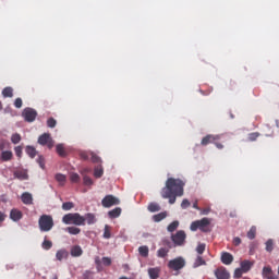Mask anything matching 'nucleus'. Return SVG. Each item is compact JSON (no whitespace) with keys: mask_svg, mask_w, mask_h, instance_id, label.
<instances>
[{"mask_svg":"<svg viewBox=\"0 0 279 279\" xmlns=\"http://www.w3.org/2000/svg\"><path fill=\"white\" fill-rule=\"evenodd\" d=\"M185 182L181 179L168 178L166 186L161 190V197L169 199V204H175L177 197L184 195Z\"/></svg>","mask_w":279,"mask_h":279,"instance_id":"nucleus-1","label":"nucleus"},{"mask_svg":"<svg viewBox=\"0 0 279 279\" xmlns=\"http://www.w3.org/2000/svg\"><path fill=\"white\" fill-rule=\"evenodd\" d=\"M62 222L65 223V226H86V218L81 216L80 213H70L62 217Z\"/></svg>","mask_w":279,"mask_h":279,"instance_id":"nucleus-2","label":"nucleus"},{"mask_svg":"<svg viewBox=\"0 0 279 279\" xmlns=\"http://www.w3.org/2000/svg\"><path fill=\"white\" fill-rule=\"evenodd\" d=\"M40 232H51L53 230V217L51 215H41L38 220Z\"/></svg>","mask_w":279,"mask_h":279,"instance_id":"nucleus-3","label":"nucleus"},{"mask_svg":"<svg viewBox=\"0 0 279 279\" xmlns=\"http://www.w3.org/2000/svg\"><path fill=\"white\" fill-rule=\"evenodd\" d=\"M210 218H203L201 220H195L191 223L190 230L192 232H197V230H201V232H210Z\"/></svg>","mask_w":279,"mask_h":279,"instance_id":"nucleus-4","label":"nucleus"},{"mask_svg":"<svg viewBox=\"0 0 279 279\" xmlns=\"http://www.w3.org/2000/svg\"><path fill=\"white\" fill-rule=\"evenodd\" d=\"M81 160H92L94 165H101V157L97 156L94 151L83 150L80 153Z\"/></svg>","mask_w":279,"mask_h":279,"instance_id":"nucleus-5","label":"nucleus"},{"mask_svg":"<svg viewBox=\"0 0 279 279\" xmlns=\"http://www.w3.org/2000/svg\"><path fill=\"white\" fill-rule=\"evenodd\" d=\"M168 267L172 271H180V269H184V267H186V259H184V257H177L171 259L168 263Z\"/></svg>","mask_w":279,"mask_h":279,"instance_id":"nucleus-6","label":"nucleus"},{"mask_svg":"<svg viewBox=\"0 0 279 279\" xmlns=\"http://www.w3.org/2000/svg\"><path fill=\"white\" fill-rule=\"evenodd\" d=\"M22 116L24 117V120L27 121V123H34L38 117V112L36 109L27 107L23 110Z\"/></svg>","mask_w":279,"mask_h":279,"instance_id":"nucleus-7","label":"nucleus"},{"mask_svg":"<svg viewBox=\"0 0 279 279\" xmlns=\"http://www.w3.org/2000/svg\"><path fill=\"white\" fill-rule=\"evenodd\" d=\"M101 204L104 208H112V206H119L121 201H119V198L114 197L113 195H107L102 198Z\"/></svg>","mask_w":279,"mask_h":279,"instance_id":"nucleus-8","label":"nucleus"},{"mask_svg":"<svg viewBox=\"0 0 279 279\" xmlns=\"http://www.w3.org/2000/svg\"><path fill=\"white\" fill-rule=\"evenodd\" d=\"M38 144L43 146L47 145L48 149H52L53 140L51 138V135L49 133H44L38 137Z\"/></svg>","mask_w":279,"mask_h":279,"instance_id":"nucleus-9","label":"nucleus"},{"mask_svg":"<svg viewBox=\"0 0 279 279\" xmlns=\"http://www.w3.org/2000/svg\"><path fill=\"white\" fill-rule=\"evenodd\" d=\"M174 245L182 246L186 241V233L184 231H178L175 234L171 236Z\"/></svg>","mask_w":279,"mask_h":279,"instance_id":"nucleus-10","label":"nucleus"},{"mask_svg":"<svg viewBox=\"0 0 279 279\" xmlns=\"http://www.w3.org/2000/svg\"><path fill=\"white\" fill-rule=\"evenodd\" d=\"M221 138H223V135H206L203 137L201 145H210V143H215V141H221Z\"/></svg>","mask_w":279,"mask_h":279,"instance_id":"nucleus-11","label":"nucleus"},{"mask_svg":"<svg viewBox=\"0 0 279 279\" xmlns=\"http://www.w3.org/2000/svg\"><path fill=\"white\" fill-rule=\"evenodd\" d=\"M214 274L217 279H230V272L223 267L217 268Z\"/></svg>","mask_w":279,"mask_h":279,"instance_id":"nucleus-12","label":"nucleus"},{"mask_svg":"<svg viewBox=\"0 0 279 279\" xmlns=\"http://www.w3.org/2000/svg\"><path fill=\"white\" fill-rule=\"evenodd\" d=\"M21 199L26 206H31V204H34V197L28 192H24L21 196Z\"/></svg>","mask_w":279,"mask_h":279,"instance_id":"nucleus-13","label":"nucleus"},{"mask_svg":"<svg viewBox=\"0 0 279 279\" xmlns=\"http://www.w3.org/2000/svg\"><path fill=\"white\" fill-rule=\"evenodd\" d=\"M234 260V256H232V254L225 252L221 255V263H223V265H232V262Z\"/></svg>","mask_w":279,"mask_h":279,"instance_id":"nucleus-14","label":"nucleus"},{"mask_svg":"<svg viewBox=\"0 0 279 279\" xmlns=\"http://www.w3.org/2000/svg\"><path fill=\"white\" fill-rule=\"evenodd\" d=\"M10 219H12V221H21V219H23V213L19 209H12L10 213Z\"/></svg>","mask_w":279,"mask_h":279,"instance_id":"nucleus-15","label":"nucleus"},{"mask_svg":"<svg viewBox=\"0 0 279 279\" xmlns=\"http://www.w3.org/2000/svg\"><path fill=\"white\" fill-rule=\"evenodd\" d=\"M252 267H254V262H250L247 259L242 260L240 264V268L244 271V274H247Z\"/></svg>","mask_w":279,"mask_h":279,"instance_id":"nucleus-16","label":"nucleus"},{"mask_svg":"<svg viewBox=\"0 0 279 279\" xmlns=\"http://www.w3.org/2000/svg\"><path fill=\"white\" fill-rule=\"evenodd\" d=\"M83 217H84L85 221L87 222V226H93V225L97 223V217L95 216V214L88 213Z\"/></svg>","mask_w":279,"mask_h":279,"instance_id":"nucleus-17","label":"nucleus"},{"mask_svg":"<svg viewBox=\"0 0 279 279\" xmlns=\"http://www.w3.org/2000/svg\"><path fill=\"white\" fill-rule=\"evenodd\" d=\"M82 254H84L82 246H80V245L72 246L71 256H73L74 258H77V257L82 256Z\"/></svg>","mask_w":279,"mask_h":279,"instance_id":"nucleus-18","label":"nucleus"},{"mask_svg":"<svg viewBox=\"0 0 279 279\" xmlns=\"http://www.w3.org/2000/svg\"><path fill=\"white\" fill-rule=\"evenodd\" d=\"M56 258H57V260L62 262V260H64V258H69V252L64 248H61V250L57 251Z\"/></svg>","mask_w":279,"mask_h":279,"instance_id":"nucleus-19","label":"nucleus"},{"mask_svg":"<svg viewBox=\"0 0 279 279\" xmlns=\"http://www.w3.org/2000/svg\"><path fill=\"white\" fill-rule=\"evenodd\" d=\"M14 178H16L17 180H28L29 175L27 174V172L25 170H16L13 173Z\"/></svg>","mask_w":279,"mask_h":279,"instance_id":"nucleus-20","label":"nucleus"},{"mask_svg":"<svg viewBox=\"0 0 279 279\" xmlns=\"http://www.w3.org/2000/svg\"><path fill=\"white\" fill-rule=\"evenodd\" d=\"M148 276H149L150 279L160 278V268H158V267L149 268L148 269Z\"/></svg>","mask_w":279,"mask_h":279,"instance_id":"nucleus-21","label":"nucleus"},{"mask_svg":"<svg viewBox=\"0 0 279 279\" xmlns=\"http://www.w3.org/2000/svg\"><path fill=\"white\" fill-rule=\"evenodd\" d=\"M110 219H117V217H121V207H116L114 209L108 213Z\"/></svg>","mask_w":279,"mask_h":279,"instance_id":"nucleus-22","label":"nucleus"},{"mask_svg":"<svg viewBox=\"0 0 279 279\" xmlns=\"http://www.w3.org/2000/svg\"><path fill=\"white\" fill-rule=\"evenodd\" d=\"M160 205L158 203H149L147 206V210L149 213H159L160 210Z\"/></svg>","mask_w":279,"mask_h":279,"instance_id":"nucleus-23","label":"nucleus"},{"mask_svg":"<svg viewBox=\"0 0 279 279\" xmlns=\"http://www.w3.org/2000/svg\"><path fill=\"white\" fill-rule=\"evenodd\" d=\"M12 151H10V150H4V151H2L1 153V156H0V158H1V160H2V162H8V161H10V159L12 158Z\"/></svg>","mask_w":279,"mask_h":279,"instance_id":"nucleus-24","label":"nucleus"},{"mask_svg":"<svg viewBox=\"0 0 279 279\" xmlns=\"http://www.w3.org/2000/svg\"><path fill=\"white\" fill-rule=\"evenodd\" d=\"M162 219H167V211H162L153 216V220L156 223H159V221H162Z\"/></svg>","mask_w":279,"mask_h":279,"instance_id":"nucleus-25","label":"nucleus"},{"mask_svg":"<svg viewBox=\"0 0 279 279\" xmlns=\"http://www.w3.org/2000/svg\"><path fill=\"white\" fill-rule=\"evenodd\" d=\"M157 256H158V258H167V256H169V248L160 247L157 251Z\"/></svg>","mask_w":279,"mask_h":279,"instance_id":"nucleus-26","label":"nucleus"},{"mask_svg":"<svg viewBox=\"0 0 279 279\" xmlns=\"http://www.w3.org/2000/svg\"><path fill=\"white\" fill-rule=\"evenodd\" d=\"M56 149H57V154H58L59 156H61V158H65V156H66V149L64 148V145L58 144L57 147H56Z\"/></svg>","mask_w":279,"mask_h":279,"instance_id":"nucleus-27","label":"nucleus"},{"mask_svg":"<svg viewBox=\"0 0 279 279\" xmlns=\"http://www.w3.org/2000/svg\"><path fill=\"white\" fill-rule=\"evenodd\" d=\"M2 97H14V89L12 87H5L3 90H2Z\"/></svg>","mask_w":279,"mask_h":279,"instance_id":"nucleus-28","label":"nucleus"},{"mask_svg":"<svg viewBox=\"0 0 279 279\" xmlns=\"http://www.w3.org/2000/svg\"><path fill=\"white\" fill-rule=\"evenodd\" d=\"M26 154L27 156H29V158H36V155L38 154V151H36V148L34 146H27Z\"/></svg>","mask_w":279,"mask_h":279,"instance_id":"nucleus-29","label":"nucleus"},{"mask_svg":"<svg viewBox=\"0 0 279 279\" xmlns=\"http://www.w3.org/2000/svg\"><path fill=\"white\" fill-rule=\"evenodd\" d=\"M65 232H68L69 234L77 235L80 234V232H82V229L77 227H68L65 228Z\"/></svg>","mask_w":279,"mask_h":279,"instance_id":"nucleus-30","label":"nucleus"},{"mask_svg":"<svg viewBox=\"0 0 279 279\" xmlns=\"http://www.w3.org/2000/svg\"><path fill=\"white\" fill-rule=\"evenodd\" d=\"M140 254L143 256V258H147L149 256V247L148 246H140L138 247Z\"/></svg>","mask_w":279,"mask_h":279,"instance_id":"nucleus-31","label":"nucleus"},{"mask_svg":"<svg viewBox=\"0 0 279 279\" xmlns=\"http://www.w3.org/2000/svg\"><path fill=\"white\" fill-rule=\"evenodd\" d=\"M178 226H180L178 220L172 221L167 228L168 232H175V230H178Z\"/></svg>","mask_w":279,"mask_h":279,"instance_id":"nucleus-32","label":"nucleus"},{"mask_svg":"<svg viewBox=\"0 0 279 279\" xmlns=\"http://www.w3.org/2000/svg\"><path fill=\"white\" fill-rule=\"evenodd\" d=\"M41 247L43 250H51V247H53V242H51V240H47L45 239L44 242L41 243Z\"/></svg>","mask_w":279,"mask_h":279,"instance_id":"nucleus-33","label":"nucleus"},{"mask_svg":"<svg viewBox=\"0 0 279 279\" xmlns=\"http://www.w3.org/2000/svg\"><path fill=\"white\" fill-rule=\"evenodd\" d=\"M80 180V174L75 172L70 173V182H72L73 184H78Z\"/></svg>","mask_w":279,"mask_h":279,"instance_id":"nucleus-34","label":"nucleus"},{"mask_svg":"<svg viewBox=\"0 0 279 279\" xmlns=\"http://www.w3.org/2000/svg\"><path fill=\"white\" fill-rule=\"evenodd\" d=\"M11 143H13V145H19V143H21V134L14 133L11 136Z\"/></svg>","mask_w":279,"mask_h":279,"instance_id":"nucleus-35","label":"nucleus"},{"mask_svg":"<svg viewBox=\"0 0 279 279\" xmlns=\"http://www.w3.org/2000/svg\"><path fill=\"white\" fill-rule=\"evenodd\" d=\"M94 175L96 178H101L104 175V168L101 166H98L94 169Z\"/></svg>","mask_w":279,"mask_h":279,"instance_id":"nucleus-36","label":"nucleus"},{"mask_svg":"<svg viewBox=\"0 0 279 279\" xmlns=\"http://www.w3.org/2000/svg\"><path fill=\"white\" fill-rule=\"evenodd\" d=\"M247 239L253 241V239H256V227H251V229L247 232Z\"/></svg>","mask_w":279,"mask_h":279,"instance_id":"nucleus-37","label":"nucleus"},{"mask_svg":"<svg viewBox=\"0 0 279 279\" xmlns=\"http://www.w3.org/2000/svg\"><path fill=\"white\" fill-rule=\"evenodd\" d=\"M202 265H206V260L202 256H198L194 262V268L202 267Z\"/></svg>","mask_w":279,"mask_h":279,"instance_id":"nucleus-38","label":"nucleus"},{"mask_svg":"<svg viewBox=\"0 0 279 279\" xmlns=\"http://www.w3.org/2000/svg\"><path fill=\"white\" fill-rule=\"evenodd\" d=\"M262 274H263V278H267V277L271 276V274H274V271L271 270V267L265 266L263 268V272Z\"/></svg>","mask_w":279,"mask_h":279,"instance_id":"nucleus-39","label":"nucleus"},{"mask_svg":"<svg viewBox=\"0 0 279 279\" xmlns=\"http://www.w3.org/2000/svg\"><path fill=\"white\" fill-rule=\"evenodd\" d=\"M83 183L85 186H93L94 184L93 179H90L88 175L83 177Z\"/></svg>","mask_w":279,"mask_h":279,"instance_id":"nucleus-40","label":"nucleus"},{"mask_svg":"<svg viewBox=\"0 0 279 279\" xmlns=\"http://www.w3.org/2000/svg\"><path fill=\"white\" fill-rule=\"evenodd\" d=\"M104 239H110L112 236L111 232H110V226L106 225L105 226V230H104Z\"/></svg>","mask_w":279,"mask_h":279,"instance_id":"nucleus-41","label":"nucleus"},{"mask_svg":"<svg viewBox=\"0 0 279 279\" xmlns=\"http://www.w3.org/2000/svg\"><path fill=\"white\" fill-rule=\"evenodd\" d=\"M266 252H274V240L269 239L267 242H266Z\"/></svg>","mask_w":279,"mask_h":279,"instance_id":"nucleus-42","label":"nucleus"},{"mask_svg":"<svg viewBox=\"0 0 279 279\" xmlns=\"http://www.w3.org/2000/svg\"><path fill=\"white\" fill-rule=\"evenodd\" d=\"M74 207H75V205L71 202H65V203L62 204V209L63 210H71Z\"/></svg>","mask_w":279,"mask_h":279,"instance_id":"nucleus-43","label":"nucleus"},{"mask_svg":"<svg viewBox=\"0 0 279 279\" xmlns=\"http://www.w3.org/2000/svg\"><path fill=\"white\" fill-rule=\"evenodd\" d=\"M196 252L197 254H204V252H206V244L199 243L196 247Z\"/></svg>","mask_w":279,"mask_h":279,"instance_id":"nucleus-44","label":"nucleus"},{"mask_svg":"<svg viewBox=\"0 0 279 279\" xmlns=\"http://www.w3.org/2000/svg\"><path fill=\"white\" fill-rule=\"evenodd\" d=\"M258 136H260V133H258V132L250 133L248 134V141L254 142L258 138Z\"/></svg>","mask_w":279,"mask_h":279,"instance_id":"nucleus-45","label":"nucleus"},{"mask_svg":"<svg viewBox=\"0 0 279 279\" xmlns=\"http://www.w3.org/2000/svg\"><path fill=\"white\" fill-rule=\"evenodd\" d=\"M57 124H58V122H57L56 119H53V118H49V119L47 120V125H48V128H56Z\"/></svg>","mask_w":279,"mask_h":279,"instance_id":"nucleus-46","label":"nucleus"},{"mask_svg":"<svg viewBox=\"0 0 279 279\" xmlns=\"http://www.w3.org/2000/svg\"><path fill=\"white\" fill-rule=\"evenodd\" d=\"M102 265H105V267H110L112 265V259L110 257H102Z\"/></svg>","mask_w":279,"mask_h":279,"instance_id":"nucleus-47","label":"nucleus"},{"mask_svg":"<svg viewBox=\"0 0 279 279\" xmlns=\"http://www.w3.org/2000/svg\"><path fill=\"white\" fill-rule=\"evenodd\" d=\"M14 151H15V156H17V158H21L23 156V147L16 146L14 148Z\"/></svg>","mask_w":279,"mask_h":279,"instance_id":"nucleus-48","label":"nucleus"},{"mask_svg":"<svg viewBox=\"0 0 279 279\" xmlns=\"http://www.w3.org/2000/svg\"><path fill=\"white\" fill-rule=\"evenodd\" d=\"M191 206V202L189 199H183L182 203H181V208L183 210H186V208H189Z\"/></svg>","mask_w":279,"mask_h":279,"instance_id":"nucleus-49","label":"nucleus"},{"mask_svg":"<svg viewBox=\"0 0 279 279\" xmlns=\"http://www.w3.org/2000/svg\"><path fill=\"white\" fill-rule=\"evenodd\" d=\"M56 180H57V182H66V175L58 173L56 175Z\"/></svg>","mask_w":279,"mask_h":279,"instance_id":"nucleus-50","label":"nucleus"},{"mask_svg":"<svg viewBox=\"0 0 279 279\" xmlns=\"http://www.w3.org/2000/svg\"><path fill=\"white\" fill-rule=\"evenodd\" d=\"M37 162L39 163L40 169H45V157L39 156Z\"/></svg>","mask_w":279,"mask_h":279,"instance_id":"nucleus-51","label":"nucleus"},{"mask_svg":"<svg viewBox=\"0 0 279 279\" xmlns=\"http://www.w3.org/2000/svg\"><path fill=\"white\" fill-rule=\"evenodd\" d=\"M245 271H243L241 268H236L234 271V278H241Z\"/></svg>","mask_w":279,"mask_h":279,"instance_id":"nucleus-52","label":"nucleus"},{"mask_svg":"<svg viewBox=\"0 0 279 279\" xmlns=\"http://www.w3.org/2000/svg\"><path fill=\"white\" fill-rule=\"evenodd\" d=\"M14 106L16 108H23V99L16 98L15 101H14Z\"/></svg>","mask_w":279,"mask_h":279,"instance_id":"nucleus-53","label":"nucleus"},{"mask_svg":"<svg viewBox=\"0 0 279 279\" xmlns=\"http://www.w3.org/2000/svg\"><path fill=\"white\" fill-rule=\"evenodd\" d=\"M83 279H93V272L86 270V271L83 274Z\"/></svg>","mask_w":279,"mask_h":279,"instance_id":"nucleus-54","label":"nucleus"},{"mask_svg":"<svg viewBox=\"0 0 279 279\" xmlns=\"http://www.w3.org/2000/svg\"><path fill=\"white\" fill-rule=\"evenodd\" d=\"M233 245H235V247H239V245H241V238H239V236L234 238Z\"/></svg>","mask_w":279,"mask_h":279,"instance_id":"nucleus-55","label":"nucleus"},{"mask_svg":"<svg viewBox=\"0 0 279 279\" xmlns=\"http://www.w3.org/2000/svg\"><path fill=\"white\" fill-rule=\"evenodd\" d=\"M199 210H201V215H208L210 213V207L199 209Z\"/></svg>","mask_w":279,"mask_h":279,"instance_id":"nucleus-56","label":"nucleus"},{"mask_svg":"<svg viewBox=\"0 0 279 279\" xmlns=\"http://www.w3.org/2000/svg\"><path fill=\"white\" fill-rule=\"evenodd\" d=\"M214 145L217 147V149H223V144H221L217 141L214 142Z\"/></svg>","mask_w":279,"mask_h":279,"instance_id":"nucleus-57","label":"nucleus"},{"mask_svg":"<svg viewBox=\"0 0 279 279\" xmlns=\"http://www.w3.org/2000/svg\"><path fill=\"white\" fill-rule=\"evenodd\" d=\"M5 214H3L2 211H0V226L1 223H3L5 221Z\"/></svg>","mask_w":279,"mask_h":279,"instance_id":"nucleus-58","label":"nucleus"},{"mask_svg":"<svg viewBox=\"0 0 279 279\" xmlns=\"http://www.w3.org/2000/svg\"><path fill=\"white\" fill-rule=\"evenodd\" d=\"M95 264L97 265V267H100L101 259L99 258V256L95 257Z\"/></svg>","mask_w":279,"mask_h":279,"instance_id":"nucleus-59","label":"nucleus"},{"mask_svg":"<svg viewBox=\"0 0 279 279\" xmlns=\"http://www.w3.org/2000/svg\"><path fill=\"white\" fill-rule=\"evenodd\" d=\"M193 208H195V210H201L199 206L197 205V201L193 203Z\"/></svg>","mask_w":279,"mask_h":279,"instance_id":"nucleus-60","label":"nucleus"},{"mask_svg":"<svg viewBox=\"0 0 279 279\" xmlns=\"http://www.w3.org/2000/svg\"><path fill=\"white\" fill-rule=\"evenodd\" d=\"M266 279H278V276H274V274H271L270 276L266 277Z\"/></svg>","mask_w":279,"mask_h":279,"instance_id":"nucleus-61","label":"nucleus"},{"mask_svg":"<svg viewBox=\"0 0 279 279\" xmlns=\"http://www.w3.org/2000/svg\"><path fill=\"white\" fill-rule=\"evenodd\" d=\"M0 110H3V104L0 101Z\"/></svg>","mask_w":279,"mask_h":279,"instance_id":"nucleus-62","label":"nucleus"},{"mask_svg":"<svg viewBox=\"0 0 279 279\" xmlns=\"http://www.w3.org/2000/svg\"><path fill=\"white\" fill-rule=\"evenodd\" d=\"M167 245L169 246V248H171V243L170 242H168Z\"/></svg>","mask_w":279,"mask_h":279,"instance_id":"nucleus-63","label":"nucleus"},{"mask_svg":"<svg viewBox=\"0 0 279 279\" xmlns=\"http://www.w3.org/2000/svg\"><path fill=\"white\" fill-rule=\"evenodd\" d=\"M54 279H58V277H54Z\"/></svg>","mask_w":279,"mask_h":279,"instance_id":"nucleus-64","label":"nucleus"}]
</instances>
